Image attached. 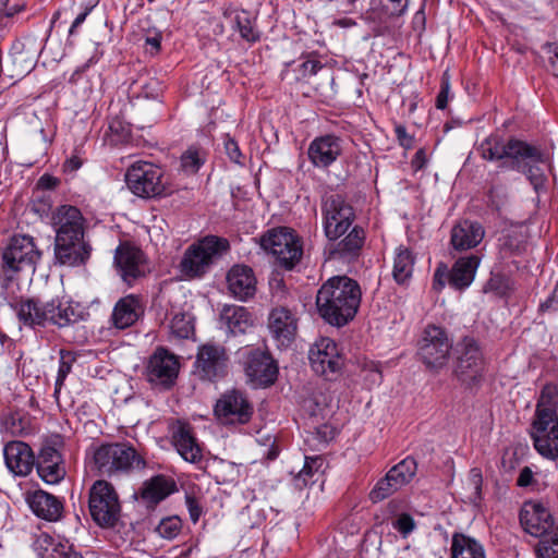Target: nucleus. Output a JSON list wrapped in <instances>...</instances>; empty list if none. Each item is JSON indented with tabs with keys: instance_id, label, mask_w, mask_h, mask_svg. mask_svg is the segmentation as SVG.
<instances>
[{
	"instance_id": "f257e3e1",
	"label": "nucleus",
	"mask_w": 558,
	"mask_h": 558,
	"mask_svg": "<svg viewBox=\"0 0 558 558\" xmlns=\"http://www.w3.org/2000/svg\"><path fill=\"white\" fill-rule=\"evenodd\" d=\"M361 301L360 283L342 275L332 276L320 286L315 304L319 317L326 324L341 328L355 318Z\"/></svg>"
},
{
	"instance_id": "f03ea898",
	"label": "nucleus",
	"mask_w": 558,
	"mask_h": 558,
	"mask_svg": "<svg viewBox=\"0 0 558 558\" xmlns=\"http://www.w3.org/2000/svg\"><path fill=\"white\" fill-rule=\"evenodd\" d=\"M10 307L15 313L21 326L33 330L48 326L64 328L83 319L84 313L72 302H62L59 298L43 301L39 298L20 296L11 302Z\"/></svg>"
},
{
	"instance_id": "7ed1b4c3",
	"label": "nucleus",
	"mask_w": 558,
	"mask_h": 558,
	"mask_svg": "<svg viewBox=\"0 0 558 558\" xmlns=\"http://www.w3.org/2000/svg\"><path fill=\"white\" fill-rule=\"evenodd\" d=\"M504 154L506 157L498 163L499 170H511L524 174L535 190L544 184L545 178L538 166L547 161V156L541 145L510 136L506 142Z\"/></svg>"
},
{
	"instance_id": "20e7f679",
	"label": "nucleus",
	"mask_w": 558,
	"mask_h": 558,
	"mask_svg": "<svg viewBox=\"0 0 558 558\" xmlns=\"http://www.w3.org/2000/svg\"><path fill=\"white\" fill-rule=\"evenodd\" d=\"M229 251L230 243L226 238L206 235L185 250L179 264L180 274L186 280L202 279Z\"/></svg>"
},
{
	"instance_id": "39448f33",
	"label": "nucleus",
	"mask_w": 558,
	"mask_h": 558,
	"mask_svg": "<svg viewBox=\"0 0 558 558\" xmlns=\"http://www.w3.org/2000/svg\"><path fill=\"white\" fill-rule=\"evenodd\" d=\"M454 378L466 390H477L485 380L488 362L483 348L473 336L462 337L453 348Z\"/></svg>"
},
{
	"instance_id": "423d86ee",
	"label": "nucleus",
	"mask_w": 558,
	"mask_h": 558,
	"mask_svg": "<svg viewBox=\"0 0 558 558\" xmlns=\"http://www.w3.org/2000/svg\"><path fill=\"white\" fill-rule=\"evenodd\" d=\"M92 470L101 476L128 474L146 466L145 459L126 442L102 444L92 453Z\"/></svg>"
},
{
	"instance_id": "0eeeda50",
	"label": "nucleus",
	"mask_w": 558,
	"mask_h": 558,
	"mask_svg": "<svg viewBox=\"0 0 558 558\" xmlns=\"http://www.w3.org/2000/svg\"><path fill=\"white\" fill-rule=\"evenodd\" d=\"M125 182L131 192L142 198H162L175 191L163 169L148 161L132 163L125 172Z\"/></svg>"
},
{
	"instance_id": "6e6552de",
	"label": "nucleus",
	"mask_w": 558,
	"mask_h": 558,
	"mask_svg": "<svg viewBox=\"0 0 558 558\" xmlns=\"http://www.w3.org/2000/svg\"><path fill=\"white\" fill-rule=\"evenodd\" d=\"M88 510L92 520L101 529H117L122 524V505L114 486L97 480L88 490Z\"/></svg>"
},
{
	"instance_id": "1a4fd4ad",
	"label": "nucleus",
	"mask_w": 558,
	"mask_h": 558,
	"mask_svg": "<svg viewBox=\"0 0 558 558\" xmlns=\"http://www.w3.org/2000/svg\"><path fill=\"white\" fill-rule=\"evenodd\" d=\"M65 437L59 433H51L43 437L34 466L41 481L49 485L61 483L66 476L64 459Z\"/></svg>"
},
{
	"instance_id": "9d476101",
	"label": "nucleus",
	"mask_w": 558,
	"mask_h": 558,
	"mask_svg": "<svg viewBox=\"0 0 558 558\" xmlns=\"http://www.w3.org/2000/svg\"><path fill=\"white\" fill-rule=\"evenodd\" d=\"M453 348L444 327L428 324L417 340L416 356L426 369L437 374L448 365Z\"/></svg>"
},
{
	"instance_id": "9b49d317",
	"label": "nucleus",
	"mask_w": 558,
	"mask_h": 558,
	"mask_svg": "<svg viewBox=\"0 0 558 558\" xmlns=\"http://www.w3.org/2000/svg\"><path fill=\"white\" fill-rule=\"evenodd\" d=\"M259 245L276 258L277 266L286 270L293 269L303 255L302 240L288 227L268 230L259 238Z\"/></svg>"
},
{
	"instance_id": "f8f14e48",
	"label": "nucleus",
	"mask_w": 558,
	"mask_h": 558,
	"mask_svg": "<svg viewBox=\"0 0 558 558\" xmlns=\"http://www.w3.org/2000/svg\"><path fill=\"white\" fill-rule=\"evenodd\" d=\"M323 229L327 240L344 235L355 220V211L341 194H330L322 201Z\"/></svg>"
},
{
	"instance_id": "ddd939ff",
	"label": "nucleus",
	"mask_w": 558,
	"mask_h": 558,
	"mask_svg": "<svg viewBox=\"0 0 558 558\" xmlns=\"http://www.w3.org/2000/svg\"><path fill=\"white\" fill-rule=\"evenodd\" d=\"M40 257L41 252L31 235H13L2 252L1 268L8 280H11L14 274L25 266H34Z\"/></svg>"
},
{
	"instance_id": "4468645a",
	"label": "nucleus",
	"mask_w": 558,
	"mask_h": 558,
	"mask_svg": "<svg viewBox=\"0 0 558 558\" xmlns=\"http://www.w3.org/2000/svg\"><path fill=\"white\" fill-rule=\"evenodd\" d=\"M240 364L250 381L268 387L278 376V365L270 353L258 348L245 347L236 352Z\"/></svg>"
},
{
	"instance_id": "2eb2a0df",
	"label": "nucleus",
	"mask_w": 558,
	"mask_h": 558,
	"mask_svg": "<svg viewBox=\"0 0 558 558\" xmlns=\"http://www.w3.org/2000/svg\"><path fill=\"white\" fill-rule=\"evenodd\" d=\"M253 413V404L246 393L239 389L225 391L214 407L217 421L225 426L247 424Z\"/></svg>"
},
{
	"instance_id": "dca6fc26",
	"label": "nucleus",
	"mask_w": 558,
	"mask_h": 558,
	"mask_svg": "<svg viewBox=\"0 0 558 558\" xmlns=\"http://www.w3.org/2000/svg\"><path fill=\"white\" fill-rule=\"evenodd\" d=\"M308 360L312 369L327 380H335L344 366V356L337 343L327 337H322L310 348Z\"/></svg>"
},
{
	"instance_id": "f3484780",
	"label": "nucleus",
	"mask_w": 558,
	"mask_h": 558,
	"mask_svg": "<svg viewBox=\"0 0 558 558\" xmlns=\"http://www.w3.org/2000/svg\"><path fill=\"white\" fill-rule=\"evenodd\" d=\"M518 519L523 532L539 541L553 530L556 523L550 508L539 499L523 501Z\"/></svg>"
},
{
	"instance_id": "a211bd4d",
	"label": "nucleus",
	"mask_w": 558,
	"mask_h": 558,
	"mask_svg": "<svg viewBox=\"0 0 558 558\" xmlns=\"http://www.w3.org/2000/svg\"><path fill=\"white\" fill-rule=\"evenodd\" d=\"M54 263L65 267L85 266L93 252L86 234L56 235L53 243Z\"/></svg>"
},
{
	"instance_id": "6ab92c4d",
	"label": "nucleus",
	"mask_w": 558,
	"mask_h": 558,
	"mask_svg": "<svg viewBox=\"0 0 558 558\" xmlns=\"http://www.w3.org/2000/svg\"><path fill=\"white\" fill-rule=\"evenodd\" d=\"M366 240V232L363 227L354 225L339 239L328 240L324 247L326 260H337L343 264H351L359 260Z\"/></svg>"
},
{
	"instance_id": "aec40b11",
	"label": "nucleus",
	"mask_w": 558,
	"mask_h": 558,
	"mask_svg": "<svg viewBox=\"0 0 558 558\" xmlns=\"http://www.w3.org/2000/svg\"><path fill=\"white\" fill-rule=\"evenodd\" d=\"M113 264L122 280L131 286L149 271L145 253L130 242H121L116 248Z\"/></svg>"
},
{
	"instance_id": "412c9836",
	"label": "nucleus",
	"mask_w": 558,
	"mask_h": 558,
	"mask_svg": "<svg viewBox=\"0 0 558 558\" xmlns=\"http://www.w3.org/2000/svg\"><path fill=\"white\" fill-rule=\"evenodd\" d=\"M180 363L178 357L163 347H158L149 356L145 376L149 384L169 389L178 377Z\"/></svg>"
},
{
	"instance_id": "4be33fe9",
	"label": "nucleus",
	"mask_w": 558,
	"mask_h": 558,
	"mask_svg": "<svg viewBox=\"0 0 558 558\" xmlns=\"http://www.w3.org/2000/svg\"><path fill=\"white\" fill-rule=\"evenodd\" d=\"M195 367L204 380L216 381L228 374V355L225 347L208 342L199 347Z\"/></svg>"
},
{
	"instance_id": "5701e85b",
	"label": "nucleus",
	"mask_w": 558,
	"mask_h": 558,
	"mask_svg": "<svg viewBox=\"0 0 558 558\" xmlns=\"http://www.w3.org/2000/svg\"><path fill=\"white\" fill-rule=\"evenodd\" d=\"M529 435L536 452L546 460H558V420L531 422Z\"/></svg>"
},
{
	"instance_id": "b1692460",
	"label": "nucleus",
	"mask_w": 558,
	"mask_h": 558,
	"mask_svg": "<svg viewBox=\"0 0 558 558\" xmlns=\"http://www.w3.org/2000/svg\"><path fill=\"white\" fill-rule=\"evenodd\" d=\"M268 329L281 347H289L298 332L296 314L286 306H276L268 314Z\"/></svg>"
},
{
	"instance_id": "393cba45",
	"label": "nucleus",
	"mask_w": 558,
	"mask_h": 558,
	"mask_svg": "<svg viewBox=\"0 0 558 558\" xmlns=\"http://www.w3.org/2000/svg\"><path fill=\"white\" fill-rule=\"evenodd\" d=\"M342 143V138L335 134L315 137L307 148L308 160L316 168H329L341 156Z\"/></svg>"
},
{
	"instance_id": "a878e982",
	"label": "nucleus",
	"mask_w": 558,
	"mask_h": 558,
	"mask_svg": "<svg viewBox=\"0 0 558 558\" xmlns=\"http://www.w3.org/2000/svg\"><path fill=\"white\" fill-rule=\"evenodd\" d=\"M177 490V483L173 478L158 474L146 480L140 490L134 494V497L138 498L146 509L151 511Z\"/></svg>"
},
{
	"instance_id": "bb28decb",
	"label": "nucleus",
	"mask_w": 558,
	"mask_h": 558,
	"mask_svg": "<svg viewBox=\"0 0 558 558\" xmlns=\"http://www.w3.org/2000/svg\"><path fill=\"white\" fill-rule=\"evenodd\" d=\"M408 8V0H371L369 8L363 14V20L374 24L376 35L383 34V27L395 17L404 14Z\"/></svg>"
},
{
	"instance_id": "cd10ccee",
	"label": "nucleus",
	"mask_w": 558,
	"mask_h": 558,
	"mask_svg": "<svg viewBox=\"0 0 558 558\" xmlns=\"http://www.w3.org/2000/svg\"><path fill=\"white\" fill-rule=\"evenodd\" d=\"M25 501L32 512L39 519L56 522L62 517V499L44 489L26 492Z\"/></svg>"
},
{
	"instance_id": "c85d7f7f",
	"label": "nucleus",
	"mask_w": 558,
	"mask_h": 558,
	"mask_svg": "<svg viewBox=\"0 0 558 558\" xmlns=\"http://www.w3.org/2000/svg\"><path fill=\"white\" fill-rule=\"evenodd\" d=\"M485 229L481 222L460 219L450 231V245L457 252L475 248L484 239Z\"/></svg>"
},
{
	"instance_id": "c756f323",
	"label": "nucleus",
	"mask_w": 558,
	"mask_h": 558,
	"mask_svg": "<svg viewBox=\"0 0 558 558\" xmlns=\"http://www.w3.org/2000/svg\"><path fill=\"white\" fill-rule=\"evenodd\" d=\"M3 456L7 468L16 476H27L34 468L35 453L24 441H9L4 446Z\"/></svg>"
},
{
	"instance_id": "7c9ffc66",
	"label": "nucleus",
	"mask_w": 558,
	"mask_h": 558,
	"mask_svg": "<svg viewBox=\"0 0 558 558\" xmlns=\"http://www.w3.org/2000/svg\"><path fill=\"white\" fill-rule=\"evenodd\" d=\"M228 290L240 301H247L256 292V278L250 266L233 265L227 274Z\"/></svg>"
},
{
	"instance_id": "2f4dec72",
	"label": "nucleus",
	"mask_w": 558,
	"mask_h": 558,
	"mask_svg": "<svg viewBox=\"0 0 558 558\" xmlns=\"http://www.w3.org/2000/svg\"><path fill=\"white\" fill-rule=\"evenodd\" d=\"M56 235H73L85 233V218L82 211L72 205H60L51 216Z\"/></svg>"
},
{
	"instance_id": "473e14b6",
	"label": "nucleus",
	"mask_w": 558,
	"mask_h": 558,
	"mask_svg": "<svg viewBox=\"0 0 558 558\" xmlns=\"http://www.w3.org/2000/svg\"><path fill=\"white\" fill-rule=\"evenodd\" d=\"M172 444L179 454L187 462L198 463L203 459L202 448L193 435L189 423L178 422L171 432Z\"/></svg>"
},
{
	"instance_id": "72a5a7b5",
	"label": "nucleus",
	"mask_w": 558,
	"mask_h": 558,
	"mask_svg": "<svg viewBox=\"0 0 558 558\" xmlns=\"http://www.w3.org/2000/svg\"><path fill=\"white\" fill-rule=\"evenodd\" d=\"M144 315V307L140 296L129 294L121 298L114 305L111 322L118 329L133 326Z\"/></svg>"
},
{
	"instance_id": "f704fd0d",
	"label": "nucleus",
	"mask_w": 558,
	"mask_h": 558,
	"mask_svg": "<svg viewBox=\"0 0 558 558\" xmlns=\"http://www.w3.org/2000/svg\"><path fill=\"white\" fill-rule=\"evenodd\" d=\"M33 548L38 558H83L82 554L76 551L68 541H57L45 532L37 535Z\"/></svg>"
},
{
	"instance_id": "c9c22d12",
	"label": "nucleus",
	"mask_w": 558,
	"mask_h": 558,
	"mask_svg": "<svg viewBox=\"0 0 558 558\" xmlns=\"http://www.w3.org/2000/svg\"><path fill=\"white\" fill-rule=\"evenodd\" d=\"M480 264L481 256L475 253L459 257L450 269V287L456 291H463L469 288L475 278Z\"/></svg>"
},
{
	"instance_id": "e433bc0d",
	"label": "nucleus",
	"mask_w": 558,
	"mask_h": 558,
	"mask_svg": "<svg viewBox=\"0 0 558 558\" xmlns=\"http://www.w3.org/2000/svg\"><path fill=\"white\" fill-rule=\"evenodd\" d=\"M556 420H558V386L546 383L539 391L532 422L543 423Z\"/></svg>"
},
{
	"instance_id": "4c0bfd02",
	"label": "nucleus",
	"mask_w": 558,
	"mask_h": 558,
	"mask_svg": "<svg viewBox=\"0 0 558 558\" xmlns=\"http://www.w3.org/2000/svg\"><path fill=\"white\" fill-rule=\"evenodd\" d=\"M220 320L233 336L244 335L253 325L248 310L239 305H225L220 313Z\"/></svg>"
},
{
	"instance_id": "58836bf2",
	"label": "nucleus",
	"mask_w": 558,
	"mask_h": 558,
	"mask_svg": "<svg viewBox=\"0 0 558 558\" xmlns=\"http://www.w3.org/2000/svg\"><path fill=\"white\" fill-rule=\"evenodd\" d=\"M450 551V558H486L483 544L462 532L452 534Z\"/></svg>"
},
{
	"instance_id": "ea45409f",
	"label": "nucleus",
	"mask_w": 558,
	"mask_h": 558,
	"mask_svg": "<svg viewBox=\"0 0 558 558\" xmlns=\"http://www.w3.org/2000/svg\"><path fill=\"white\" fill-rule=\"evenodd\" d=\"M326 470V460L323 456L305 457L303 469L294 477L299 489L315 484Z\"/></svg>"
},
{
	"instance_id": "a19ab883",
	"label": "nucleus",
	"mask_w": 558,
	"mask_h": 558,
	"mask_svg": "<svg viewBox=\"0 0 558 558\" xmlns=\"http://www.w3.org/2000/svg\"><path fill=\"white\" fill-rule=\"evenodd\" d=\"M415 257L411 250L399 246L393 258L392 277L398 284H405L413 274Z\"/></svg>"
},
{
	"instance_id": "79ce46f5",
	"label": "nucleus",
	"mask_w": 558,
	"mask_h": 558,
	"mask_svg": "<svg viewBox=\"0 0 558 558\" xmlns=\"http://www.w3.org/2000/svg\"><path fill=\"white\" fill-rule=\"evenodd\" d=\"M232 28L239 32L241 38L250 44H255L260 40L262 34L257 28L256 17L247 10H240L233 16Z\"/></svg>"
},
{
	"instance_id": "37998d69",
	"label": "nucleus",
	"mask_w": 558,
	"mask_h": 558,
	"mask_svg": "<svg viewBox=\"0 0 558 558\" xmlns=\"http://www.w3.org/2000/svg\"><path fill=\"white\" fill-rule=\"evenodd\" d=\"M506 142L501 135L493 133L481 142L477 150L484 160L498 161L500 163L506 157L504 154Z\"/></svg>"
},
{
	"instance_id": "c03bdc74",
	"label": "nucleus",
	"mask_w": 558,
	"mask_h": 558,
	"mask_svg": "<svg viewBox=\"0 0 558 558\" xmlns=\"http://www.w3.org/2000/svg\"><path fill=\"white\" fill-rule=\"evenodd\" d=\"M416 471V460L413 457L408 456L399 463L390 468L387 473L393 480V482L398 484L400 488H402L413 480Z\"/></svg>"
},
{
	"instance_id": "a18cd8bd",
	"label": "nucleus",
	"mask_w": 558,
	"mask_h": 558,
	"mask_svg": "<svg viewBox=\"0 0 558 558\" xmlns=\"http://www.w3.org/2000/svg\"><path fill=\"white\" fill-rule=\"evenodd\" d=\"M515 486L527 493L538 494L546 489L547 484L539 481L537 472L533 471L531 466L525 465L519 472Z\"/></svg>"
},
{
	"instance_id": "49530a36",
	"label": "nucleus",
	"mask_w": 558,
	"mask_h": 558,
	"mask_svg": "<svg viewBox=\"0 0 558 558\" xmlns=\"http://www.w3.org/2000/svg\"><path fill=\"white\" fill-rule=\"evenodd\" d=\"M536 558H558V524L534 547Z\"/></svg>"
},
{
	"instance_id": "de8ad7c7",
	"label": "nucleus",
	"mask_w": 558,
	"mask_h": 558,
	"mask_svg": "<svg viewBox=\"0 0 558 558\" xmlns=\"http://www.w3.org/2000/svg\"><path fill=\"white\" fill-rule=\"evenodd\" d=\"M25 9L24 0H0V31L9 27L15 15Z\"/></svg>"
},
{
	"instance_id": "09e8293b",
	"label": "nucleus",
	"mask_w": 558,
	"mask_h": 558,
	"mask_svg": "<svg viewBox=\"0 0 558 558\" xmlns=\"http://www.w3.org/2000/svg\"><path fill=\"white\" fill-rule=\"evenodd\" d=\"M401 489L398 484L386 473V475L377 481L373 489L369 492V500L374 504L380 502Z\"/></svg>"
},
{
	"instance_id": "8fccbe9b",
	"label": "nucleus",
	"mask_w": 558,
	"mask_h": 558,
	"mask_svg": "<svg viewBox=\"0 0 558 558\" xmlns=\"http://www.w3.org/2000/svg\"><path fill=\"white\" fill-rule=\"evenodd\" d=\"M512 290L511 279L502 272H490L489 279L483 287L484 293L493 292L498 296H505Z\"/></svg>"
},
{
	"instance_id": "3c124183",
	"label": "nucleus",
	"mask_w": 558,
	"mask_h": 558,
	"mask_svg": "<svg viewBox=\"0 0 558 558\" xmlns=\"http://www.w3.org/2000/svg\"><path fill=\"white\" fill-rule=\"evenodd\" d=\"M76 361V354L72 351L61 349L60 350V361L59 368L54 384V392L58 393L61 387L64 385V381L68 375L72 371L73 363Z\"/></svg>"
},
{
	"instance_id": "603ef678",
	"label": "nucleus",
	"mask_w": 558,
	"mask_h": 558,
	"mask_svg": "<svg viewBox=\"0 0 558 558\" xmlns=\"http://www.w3.org/2000/svg\"><path fill=\"white\" fill-rule=\"evenodd\" d=\"M291 65H294L293 71L298 72V81L316 75L318 71L324 68L323 63L319 60L310 57H307L306 59L302 57L300 58L299 62L293 61Z\"/></svg>"
},
{
	"instance_id": "864d4df0",
	"label": "nucleus",
	"mask_w": 558,
	"mask_h": 558,
	"mask_svg": "<svg viewBox=\"0 0 558 558\" xmlns=\"http://www.w3.org/2000/svg\"><path fill=\"white\" fill-rule=\"evenodd\" d=\"M205 158L198 148L190 147L181 157L182 169L191 174L196 173L204 165Z\"/></svg>"
},
{
	"instance_id": "5fc2aeb1",
	"label": "nucleus",
	"mask_w": 558,
	"mask_h": 558,
	"mask_svg": "<svg viewBox=\"0 0 558 558\" xmlns=\"http://www.w3.org/2000/svg\"><path fill=\"white\" fill-rule=\"evenodd\" d=\"M182 529V520L178 515H171L163 518L158 526L156 527V531L158 534L167 539H173L179 535Z\"/></svg>"
},
{
	"instance_id": "6e6d98bb",
	"label": "nucleus",
	"mask_w": 558,
	"mask_h": 558,
	"mask_svg": "<svg viewBox=\"0 0 558 558\" xmlns=\"http://www.w3.org/2000/svg\"><path fill=\"white\" fill-rule=\"evenodd\" d=\"M526 250V242L518 235L508 234L502 239L500 253L504 257L520 256Z\"/></svg>"
},
{
	"instance_id": "4d7b16f0",
	"label": "nucleus",
	"mask_w": 558,
	"mask_h": 558,
	"mask_svg": "<svg viewBox=\"0 0 558 558\" xmlns=\"http://www.w3.org/2000/svg\"><path fill=\"white\" fill-rule=\"evenodd\" d=\"M451 89V83H450V74L447 71H445L440 78V88L436 96L435 100V107L439 110H444L447 108L449 99L452 98V95L450 93Z\"/></svg>"
},
{
	"instance_id": "13d9d810",
	"label": "nucleus",
	"mask_w": 558,
	"mask_h": 558,
	"mask_svg": "<svg viewBox=\"0 0 558 558\" xmlns=\"http://www.w3.org/2000/svg\"><path fill=\"white\" fill-rule=\"evenodd\" d=\"M542 49L547 56V72L558 78V43L547 41L542 46Z\"/></svg>"
},
{
	"instance_id": "bf43d9fd",
	"label": "nucleus",
	"mask_w": 558,
	"mask_h": 558,
	"mask_svg": "<svg viewBox=\"0 0 558 558\" xmlns=\"http://www.w3.org/2000/svg\"><path fill=\"white\" fill-rule=\"evenodd\" d=\"M23 44L19 40L13 43L12 45V61L14 64H20V72L17 75H24L26 73H29V71L34 68L33 60H27L24 56V52L22 51Z\"/></svg>"
},
{
	"instance_id": "052dcab7",
	"label": "nucleus",
	"mask_w": 558,
	"mask_h": 558,
	"mask_svg": "<svg viewBox=\"0 0 558 558\" xmlns=\"http://www.w3.org/2000/svg\"><path fill=\"white\" fill-rule=\"evenodd\" d=\"M225 153L227 154L230 161L236 165H244V155L242 154L238 142L231 137L229 134L225 135L223 140Z\"/></svg>"
},
{
	"instance_id": "680f3d73",
	"label": "nucleus",
	"mask_w": 558,
	"mask_h": 558,
	"mask_svg": "<svg viewBox=\"0 0 558 558\" xmlns=\"http://www.w3.org/2000/svg\"><path fill=\"white\" fill-rule=\"evenodd\" d=\"M450 269L445 263H439L434 271L433 276V289L436 292H440L445 287L446 283L450 286Z\"/></svg>"
},
{
	"instance_id": "e2e57ef3",
	"label": "nucleus",
	"mask_w": 558,
	"mask_h": 558,
	"mask_svg": "<svg viewBox=\"0 0 558 558\" xmlns=\"http://www.w3.org/2000/svg\"><path fill=\"white\" fill-rule=\"evenodd\" d=\"M470 484L473 486V494L470 497L471 501L474 504L480 502L483 499L482 496V485H483V476L482 472L477 468H473L470 471L469 475Z\"/></svg>"
},
{
	"instance_id": "0e129e2a",
	"label": "nucleus",
	"mask_w": 558,
	"mask_h": 558,
	"mask_svg": "<svg viewBox=\"0 0 558 558\" xmlns=\"http://www.w3.org/2000/svg\"><path fill=\"white\" fill-rule=\"evenodd\" d=\"M396 529L403 537L410 535L415 529V521L409 513H401L393 522Z\"/></svg>"
},
{
	"instance_id": "69168bd1",
	"label": "nucleus",
	"mask_w": 558,
	"mask_h": 558,
	"mask_svg": "<svg viewBox=\"0 0 558 558\" xmlns=\"http://www.w3.org/2000/svg\"><path fill=\"white\" fill-rule=\"evenodd\" d=\"M185 505L189 510L191 521L195 524L202 517L204 509L201 499L193 494H185Z\"/></svg>"
},
{
	"instance_id": "338daca9",
	"label": "nucleus",
	"mask_w": 558,
	"mask_h": 558,
	"mask_svg": "<svg viewBox=\"0 0 558 558\" xmlns=\"http://www.w3.org/2000/svg\"><path fill=\"white\" fill-rule=\"evenodd\" d=\"M558 312V281L556 282L550 294L539 303L537 313L539 315L553 314Z\"/></svg>"
},
{
	"instance_id": "774afa93",
	"label": "nucleus",
	"mask_w": 558,
	"mask_h": 558,
	"mask_svg": "<svg viewBox=\"0 0 558 558\" xmlns=\"http://www.w3.org/2000/svg\"><path fill=\"white\" fill-rule=\"evenodd\" d=\"M172 329H173V332L180 337V338H189L193 327L190 325L189 322H185L184 320V316L182 315L181 317H179L178 315L174 316V318L172 319V325H171Z\"/></svg>"
}]
</instances>
